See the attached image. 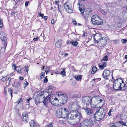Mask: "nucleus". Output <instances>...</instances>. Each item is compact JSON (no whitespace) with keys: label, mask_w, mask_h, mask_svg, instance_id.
<instances>
[{"label":"nucleus","mask_w":127,"mask_h":127,"mask_svg":"<svg viewBox=\"0 0 127 127\" xmlns=\"http://www.w3.org/2000/svg\"><path fill=\"white\" fill-rule=\"evenodd\" d=\"M45 97L44 95V92H41L36 95H34L33 97L35 101V104H38L39 103L42 102L43 98Z\"/></svg>","instance_id":"1"},{"label":"nucleus","mask_w":127,"mask_h":127,"mask_svg":"<svg viewBox=\"0 0 127 127\" xmlns=\"http://www.w3.org/2000/svg\"><path fill=\"white\" fill-rule=\"evenodd\" d=\"M93 125L92 120H85L81 123L77 124L75 127H91Z\"/></svg>","instance_id":"2"},{"label":"nucleus","mask_w":127,"mask_h":127,"mask_svg":"<svg viewBox=\"0 0 127 127\" xmlns=\"http://www.w3.org/2000/svg\"><path fill=\"white\" fill-rule=\"evenodd\" d=\"M80 101L77 100H76L74 102H72L70 103L69 106V107L70 108V110L72 109L73 107H75L74 110H73V112H78V110H79L81 108V107L79 104Z\"/></svg>","instance_id":"3"},{"label":"nucleus","mask_w":127,"mask_h":127,"mask_svg":"<svg viewBox=\"0 0 127 127\" xmlns=\"http://www.w3.org/2000/svg\"><path fill=\"white\" fill-rule=\"evenodd\" d=\"M0 38L3 41L4 49L5 50L7 45V37L4 32H0Z\"/></svg>","instance_id":"4"},{"label":"nucleus","mask_w":127,"mask_h":127,"mask_svg":"<svg viewBox=\"0 0 127 127\" xmlns=\"http://www.w3.org/2000/svg\"><path fill=\"white\" fill-rule=\"evenodd\" d=\"M105 109H103V108H101L97 110L94 115V117L95 119H102L101 118V115L99 114H98V113L100 111H101L102 112V115H103V116H104L105 111Z\"/></svg>","instance_id":"5"},{"label":"nucleus","mask_w":127,"mask_h":127,"mask_svg":"<svg viewBox=\"0 0 127 127\" xmlns=\"http://www.w3.org/2000/svg\"><path fill=\"white\" fill-rule=\"evenodd\" d=\"M82 102L85 104H86V105L88 104L89 103H91L92 99L89 96H85L82 97Z\"/></svg>","instance_id":"6"},{"label":"nucleus","mask_w":127,"mask_h":127,"mask_svg":"<svg viewBox=\"0 0 127 127\" xmlns=\"http://www.w3.org/2000/svg\"><path fill=\"white\" fill-rule=\"evenodd\" d=\"M118 81V83L120 84L119 88V89L122 91H123L125 89H126V87L124 84V82L121 79H117Z\"/></svg>","instance_id":"7"},{"label":"nucleus","mask_w":127,"mask_h":127,"mask_svg":"<svg viewBox=\"0 0 127 127\" xmlns=\"http://www.w3.org/2000/svg\"><path fill=\"white\" fill-rule=\"evenodd\" d=\"M51 98V95H48L46 97L43 98L42 102L45 106H47L48 103L50 102Z\"/></svg>","instance_id":"8"},{"label":"nucleus","mask_w":127,"mask_h":127,"mask_svg":"<svg viewBox=\"0 0 127 127\" xmlns=\"http://www.w3.org/2000/svg\"><path fill=\"white\" fill-rule=\"evenodd\" d=\"M58 95L59 96H61V98L60 99L62 101L61 102L63 104H64L67 102V97L64 94H62L61 93L58 94Z\"/></svg>","instance_id":"9"},{"label":"nucleus","mask_w":127,"mask_h":127,"mask_svg":"<svg viewBox=\"0 0 127 127\" xmlns=\"http://www.w3.org/2000/svg\"><path fill=\"white\" fill-rule=\"evenodd\" d=\"M67 3L66 2L64 4V9L68 13H71L72 12V10L71 7V6L69 5L68 4H67Z\"/></svg>","instance_id":"10"},{"label":"nucleus","mask_w":127,"mask_h":127,"mask_svg":"<svg viewBox=\"0 0 127 127\" xmlns=\"http://www.w3.org/2000/svg\"><path fill=\"white\" fill-rule=\"evenodd\" d=\"M60 109L64 116H64H65L66 118L67 119H68L69 118L68 117L69 114H68L69 111L68 110L65 108H62Z\"/></svg>","instance_id":"11"},{"label":"nucleus","mask_w":127,"mask_h":127,"mask_svg":"<svg viewBox=\"0 0 127 127\" xmlns=\"http://www.w3.org/2000/svg\"><path fill=\"white\" fill-rule=\"evenodd\" d=\"M110 74V70L105 69L103 71L102 76L104 78L107 79V77L109 76Z\"/></svg>","instance_id":"12"},{"label":"nucleus","mask_w":127,"mask_h":127,"mask_svg":"<svg viewBox=\"0 0 127 127\" xmlns=\"http://www.w3.org/2000/svg\"><path fill=\"white\" fill-rule=\"evenodd\" d=\"M56 116L58 118H66V117L64 116L63 115V113H62L61 109H58L56 111Z\"/></svg>","instance_id":"13"},{"label":"nucleus","mask_w":127,"mask_h":127,"mask_svg":"<svg viewBox=\"0 0 127 127\" xmlns=\"http://www.w3.org/2000/svg\"><path fill=\"white\" fill-rule=\"evenodd\" d=\"M83 109L87 115H90L91 116V114L92 112L91 111V109L87 107H85V108H83Z\"/></svg>","instance_id":"14"},{"label":"nucleus","mask_w":127,"mask_h":127,"mask_svg":"<svg viewBox=\"0 0 127 127\" xmlns=\"http://www.w3.org/2000/svg\"><path fill=\"white\" fill-rule=\"evenodd\" d=\"M100 17L97 15L95 14L91 18V21L92 23H94V22L97 19H100Z\"/></svg>","instance_id":"15"},{"label":"nucleus","mask_w":127,"mask_h":127,"mask_svg":"<svg viewBox=\"0 0 127 127\" xmlns=\"http://www.w3.org/2000/svg\"><path fill=\"white\" fill-rule=\"evenodd\" d=\"M84 16L85 19L87 20L89 17H90V12L88 11H86L85 12V14L82 15Z\"/></svg>","instance_id":"16"},{"label":"nucleus","mask_w":127,"mask_h":127,"mask_svg":"<svg viewBox=\"0 0 127 127\" xmlns=\"http://www.w3.org/2000/svg\"><path fill=\"white\" fill-rule=\"evenodd\" d=\"M117 82L119 83L118 81L117 80V79L115 80L114 82L113 87L114 89L115 90H117L119 89V86L118 83H117Z\"/></svg>","instance_id":"17"},{"label":"nucleus","mask_w":127,"mask_h":127,"mask_svg":"<svg viewBox=\"0 0 127 127\" xmlns=\"http://www.w3.org/2000/svg\"><path fill=\"white\" fill-rule=\"evenodd\" d=\"M37 124V122L34 120H31L29 122V124L31 127H34Z\"/></svg>","instance_id":"18"},{"label":"nucleus","mask_w":127,"mask_h":127,"mask_svg":"<svg viewBox=\"0 0 127 127\" xmlns=\"http://www.w3.org/2000/svg\"><path fill=\"white\" fill-rule=\"evenodd\" d=\"M94 23H92L94 25H102L103 22L100 19H97L94 22Z\"/></svg>","instance_id":"19"},{"label":"nucleus","mask_w":127,"mask_h":127,"mask_svg":"<svg viewBox=\"0 0 127 127\" xmlns=\"http://www.w3.org/2000/svg\"><path fill=\"white\" fill-rule=\"evenodd\" d=\"M98 37H99V41H100L101 40H103L104 41V42H105L106 43H107V37H102V36L100 35H99L98 36Z\"/></svg>","instance_id":"20"},{"label":"nucleus","mask_w":127,"mask_h":127,"mask_svg":"<svg viewBox=\"0 0 127 127\" xmlns=\"http://www.w3.org/2000/svg\"><path fill=\"white\" fill-rule=\"evenodd\" d=\"M66 120V121L68 123L71 125H76V124L77 123V122L76 121H75L74 120Z\"/></svg>","instance_id":"21"},{"label":"nucleus","mask_w":127,"mask_h":127,"mask_svg":"<svg viewBox=\"0 0 127 127\" xmlns=\"http://www.w3.org/2000/svg\"><path fill=\"white\" fill-rule=\"evenodd\" d=\"M78 42L77 41H66V44L67 45L72 44L73 45L76 46L78 44Z\"/></svg>","instance_id":"22"},{"label":"nucleus","mask_w":127,"mask_h":127,"mask_svg":"<svg viewBox=\"0 0 127 127\" xmlns=\"http://www.w3.org/2000/svg\"><path fill=\"white\" fill-rule=\"evenodd\" d=\"M62 43L61 40H58L57 41L55 44V46L58 48L60 47Z\"/></svg>","instance_id":"23"},{"label":"nucleus","mask_w":127,"mask_h":127,"mask_svg":"<svg viewBox=\"0 0 127 127\" xmlns=\"http://www.w3.org/2000/svg\"><path fill=\"white\" fill-rule=\"evenodd\" d=\"M75 118H77L79 119H80L82 118L81 114L79 112H78L77 114H75Z\"/></svg>","instance_id":"24"},{"label":"nucleus","mask_w":127,"mask_h":127,"mask_svg":"<svg viewBox=\"0 0 127 127\" xmlns=\"http://www.w3.org/2000/svg\"><path fill=\"white\" fill-rule=\"evenodd\" d=\"M52 86H50L48 88L47 90H48V91L47 92V93H48V95H51L52 91Z\"/></svg>","instance_id":"25"},{"label":"nucleus","mask_w":127,"mask_h":127,"mask_svg":"<svg viewBox=\"0 0 127 127\" xmlns=\"http://www.w3.org/2000/svg\"><path fill=\"white\" fill-rule=\"evenodd\" d=\"M103 98L101 96H98L96 97V101H98V102L100 103L102 101Z\"/></svg>","instance_id":"26"},{"label":"nucleus","mask_w":127,"mask_h":127,"mask_svg":"<svg viewBox=\"0 0 127 127\" xmlns=\"http://www.w3.org/2000/svg\"><path fill=\"white\" fill-rule=\"evenodd\" d=\"M52 99L53 98H51L50 103L55 106H57V107L59 106V104L56 103V102H55V101H53V100H52Z\"/></svg>","instance_id":"27"},{"label":"nucleus","mask_w":127,"mask_h":127,"mask_svg":"<svg viewBox=\"0 0 127 127\" xmlns=\"http://www.w3.org/2000/svg\"><path fill=\"white\" fill-rule=\"evenodd\" d=\"M82 76V75H76L75 77V78L77 81L80 80L81 79Z\"/></svg>","instance_id":"28"},{"label":"nucleus","mask_w":127,"mask_h":127,"mask_svg":"<svg viewBox=\"0 0 127 127\" xmlns=\"http://www.w3.org/2000/svg\"><path fill=\"white\" fill-rule=\"evenodd\" d=\"M22 115L23 116V119H24V117H25V119L28 118V114L26 112H25L23 113Z\"/></svg>","instance_id":"29"},{"label":"nucleus","mask_w":127,"mask_h":127,"mask_svg":"<svg viewBox=\"0 0 127 127\" xmlns=\"http://www.w3.org/2000/svg\"><path fill=\"white\" fill-rule=\"evenodd\" d=\"M123 17L124 18H127V11H124L122 13Z\"/></svg>","instance_id":"30"},{"label":"nucleus","mask_w":127,"mask_h":127,"mask_svg":"<svg viewBox=\"0 0 127 127\" xmlns=\"http://www.w3.org/2000/svg\"><path fill=\"white\" fill-rule=\"evenodd\" d=\"M74 97L79 98L81 97V95L80 93H78L76 94H74L73 95Z\"/></svg>","instance_id":"31"},{"label":"nucleus","mask_w":127,"mask_h":127,"mask_svg":"<svg viewBox=\"0 0 127 127\" xmlns=\"http://www.w3.org/2000/svg\"><path fill=\"white\" fill-rule=\"evenodd\" d=\"M97 68L95 66H94L92 68V74H94L96 71Z\"/></svg>","instance_id":"32"},{"label":"nucleus","mask_w":127,"mask_h":127,"mask_svg":"<svg viewBox=\"0 0 127 127\" xmlns=\"http://www.w3.org/2000/svg\"><path fill=\"white\" fill-rule=\"evenodd\" d=\"M118 122H116L115 123L113 124L111 126V127H119V126L118 125V124H120Z\"/></svg>","instance_id":"33"},{"label":"nucleus","mask_w":127,"mask_h":127,"mask_svg":"<svg viewBox=\"0 0 127 127\" xmlns=\"http://www.w3.org/2000/svg\"><path fill=\"white\" fill-rule=\"evenodd\" d=\"M8 93L10 94V95L11 96V97L12 96V90L11 88H9L8 89Z\"/></svg>","instance_id":"34"},{"label":"nucleus","mask_w":127,"mask_h":127,"mask_svg":"<svg viewBox=\"0 0 127 127\" xmlns=\"http://www.w3.org/2000/svg\"><path fill=\"white\" fill-rule=\"evenodd\" d=\"M23 98H20L17 99L16 103H17L18 104H19V103L23 102Z\"/></svg>","instance_id":"35"},{"label":"nucleus","mask_w":127,"mask_h":127,"mask_svg":"<svg viewBox=\"0 0 127 127\" xmlns=\"http://www.w3.org/2000/svg\"><path fill=\"white\" fill-rule=\"evenodd\" d=\"M14 85L17 88H19L20 86V85L19 82H16L14 83Z\"/></svg>","instance_id":"36"},{"label":"nucleus","mask_w":127,"mask_h":127,"mask_svg":"<svg viewBox=\"0 0 127 127\" xmlns=\"http://www.w3.org/2000/svg\"><path fill=\"white\" fill-rule=\"evenodd\" d=\"M65 69L64 68L63 70L61 72V74L65 76L66 75L65 72Z\"/></svg>","instance_id":"37"},{"label":"nucleus","mask_w":127,"mask_h":127,"mask_svg":"<svg viewBox=\"0 0 127 127\" xmlns=\"http://www.w3.org/2000/svg\"><path fill=\"white\" fill-rule=\"evenodd\" d=\"M28 66H26L25 67H23V69L25 71L28 73L29 70V69H28Z\"/></svg>","instance_id":"38"},{"label":"nucleus","mask_w":127,"mask_h":127,"mask_svg":"<svg viewBox=\"0 0 127 127\" xmlns=\"http://www.w3.org/2000/svg\"><path fill=\"white\" fill-rule=\"evenodd\" d=\"M108 56L106 55L103 58L102 60L104 61H107L108 60Z\"/></svg>","instance_id":"39"},{"label":"nucleus","mask_w":127,"mask_h":127,"mask_svg":"<svg viewBox=\"0 0 127 127\" xmlns=\"http://www.w3.org/2000/svg\"><path fill=\"white\" fill-rule=\"evenodd\" d=\"M45 127H53L52 123V122H50L48 125H46Z\"/></svg>","instance_id":"40"},{"label":"nucleus","mask_w":127,"mask_h":127,"mask_svg":"<svg viewBox=\"0 0 127 127\" xmlns=\"http://www.w3.org/2000/svg\"><path fill=\"white\" fill-rule=\"evenodd\" d=\"M98 66L99 68L102 70L105 67H104L100 63H99L98 64Z\"/></svg>","instance_id":"41"},{"label":"nucleus","mask_w":127,"mask_h":127,"mask_svg":"<svg viewBox=\"0 0 127 127\" xmlns=\"http://www.w3.org/2000/svg\"><path fill=\"white\" fill-rule=\"evenodd\" d=\"M45 74V73L44 72H42L40 74V77L41 79H42L44 77V75Z\"/></svg>","instance_id":"42"},{"label":"nucleus","mask_w":127,"mask_h":127,"mask_svg":"<svg viewBox=\"0 0 127 127\" xmlns=\"http://www.w3.org/2000/svg\"><path fill=\"white\" fill-rule=\"evenodd\" d=\"M121 41L123 43H125L127 42V39H123Z\"/></svg>","instance_id":"43"},{"label":"nucleus","mask_w":127,"mask_h":127,"mask_svg":"<svg viewBox=\"0 0 127 127\" xmlns=\"http://www.w3.org/2000/svg\"><path fill=\"white\" fill-rule=\"evenodd\" d=\"M17 71L19 73H21L22 72L21 68H17Z\"/></svg>","instance_id":"44"},{"label":"nucleus","mask_w":127,"mask_h":127,"mask_svg":"<svg viewBox=\"0 0 127 127\" xmlns=\"http://www.w3.org/2000/svg\"><path fill=\"white\" fill-rule=\"evenodd\" d=\"M65 122L64 120H60L59 121V123L60 124H64L65 123Z\"/></svg>","instance_id":"45"},{"label":"nucleus","mask_w":127,"mask_h":127,"mask_svg":"<svg viewBox=\"0 0 127 127\" xmlns=\"http://www.w3.org/2000/svg\"><path fill=\"white\" fill-rule=\"evenodd\" d=\"M100 11L104 15H105V14L106 13V12L103 9H100Z\"/></svg>","instance_id":"46"},{"label":"nucleus","mask_w":127,"mask_h":127,"mask_svg":"<svg viewBox=\"0 0 127 127\" xmlns=\"http://www.w3.org/2000/svg\"><path fill=\"white\" fill-rule=\"evenodd\" d=\"M29 84L28 83L27 81H25L24 84V87L25 88Z\"/></svg>","instance_id":"47"},{"label":"nucleus","mask_w":127,"mask_h":127,"mask_svg":"<svg viewBox=\"0 0 127 127\" xmlns=\"http://www.w3.org/2000/svg\"><path fill=\"white\" fill-rule=\"evenodd\" d=\"M12 69L14 70H15L16 69V66L15 64H13L12 65Z\"/></svg>","instance_id":"48"},{"label":"nucleus","mask_w":127,"mask_h":127,"mask_svg":"<svg viewBox=\"0 0 127 127\" xmlns=\"http://www.w3.org/2000/svg\"><path fill=\"white\" fill-rule=\"evenodd\" d=\"M32 98L31 97L30 98L28 97V98L27 99V102H28V104H29V101L30 100L32 99Z\"/></svg>","instance_id":"49"},{"label":"nucleus","mask_w":127,"mask_h":127,"mask_svg":"<svg viewBox=\"0 0 127 127\" xmlns=\"http://www.w3.org/2000/svg\"><path fill=\"white\" fill-rule=\"evenodd\" d=\"M38 15L39 16H40L41 17L43 18V17L44 14H41V12H40L38 13Z\"/></svg>","instance_id":"50"},{"label":"nucleus","mask_w":127,"mask_h":127,"mask_svg":"<svg viewBox=\"0 0 127 127\" xmlns=\"http://www.w3.org/2000/svg\"><path fill=\"white\" fill-rule=\"evenodd\" d=\"M53 100L54 101H55V102L57 103L59 101V100H58V98L57 97H55L54 98V99H53Z\"/></svg>","instance_id":"51"},{"label":"nucleus","mask_w":127,"mask_h":127,"mask_svg":"<svg viewBox=\"0 0 127 127\" xmlns=\"http://www.w3.org/2000/svg\"><path fill=\"white\" fill-rule=\"evenodd\" d=\"M61 5L58 4V10L59 12H60L61 13Z\"/></svg>","instance_id":"52"},{"label":"nucleus","mask_w":127,"mask_h":127,"mask_svg":"<svg viewBox=\"0 0 127 127\" xmlns=\"http://www.w3.org/2000/svg\"><path fill=\"white\" fill-rule=\"evenodd\" d=\"M79 10L80 12H81V13L82 14V15H83L84 14V11L83 10V9L81 8H80L79 9Z\"/></svg>","instance_id":"53"},{"label":"nucleus","mask_w":127,"mask_h":127,"mask_svg":"<svg viewBox=\"0 0 127 127\" xmlns=\"http://www.w3.org/2000/svg\"><path fill=\"white\" fill-rule=\"evenodd\" d=\"M102 64L104 67H106L107 66V63L106 62H103Z\"/></svg>","instance_id":"54"},{"label":"nucleus","mask_w":127,"mask_h":127,"mask_svg":"<svg viewBox=\"0 0 127 127\" xmlns=\"http://www.w3.org/2000/svg\"><path fill=\"white\" fill-rule=\"evenodd\" d=\"M6 79H7V78L6 77H4L2 78L1 79H2V81H3L4 82V81H5L6 80Z\"/></svg>","instance_id":"55"},{"label":"nucleus","mask_w":127,"mask_h":127,"mask_svg":"<svg viewBox=\"0 0 127 127\" xmlns=\"http://www.w3.org/2000/svg\"><path fill=\"white\" fill-rule=\"evenodd\" d=\"M29 3V2L28 1H26L25 2V6L27 7L28 6V5Z\"/></svg>","instance_id":"56"},{"label":"nucleus","mask_w":127,"mask_h":127,"mask_svg":"<svg viewBox=\"0 0 127 127\" xmlns=\"http://www.w3.org/2000/svg\"><path fill=\"white\" fill-rule=\"evenodd\" d=\"M43 19H44L45 20H46L47 19L48 17L47 16H44V17L43 16V17L42 18Z\"/></svg>","instance_id":"57"},{"label":"nucleus","mask_w":127,"mask_h":127,"mask_svg":"<svg viewBox=\"0 0 127 127\" xmlns=\"http://www.w3.org/2000/svg\"><path fill=\"white\" fill-rule=\"evenodd\" d=\"M48 81V79L47 78H45L43 82L46 83Z\"/></svg>","instance_id":"58"},{"label":"nucleus","mask_w":127,"mask_h":127,"mask_svg":"<svg viewBox=\"0 0 127 127\" xmlns=\"http://www.w3.org/2000/svg\"><path fill=\"white\" fill-rule=\"evenodd\" d=\"M113 41V43L115 44H116L118 42V41L117 40H115Z\"/></svg>","instance_id":"59"},{"label":"nucleus","mask_w":127,"mask_h":127,"mask_svg":"<svg viewBox=\"0 0 127 127\" xmlns=\"http://www.w3.org/2000/svg\"><path fill=\"white\" fill-rule=\"evenodd\" d=\"M38 39V37H36L34 38L33 40L34 41H37Z\"/></svg>","instance_id":"60"},{"label":"nucleus","mask_w":127,"mask_h":127,"mask_svg":"<svg viewBox=\"0 0 127 127\" xmlns=\"http://www.w3.org/2000/svg\"><path fill=\"white\" fill-rule=\"evenodd\" d=\"M73 23L74 25L77 24V22L75 21H73Z\"/></svg>","instance_id":"61"},{"label":"nucleus","mask_w":127,"mask_h":127,"mask_svg":"<svg viewBox=\"0 0 127 127\" xmlns=\"http://www.w3.org/2000/svg\"><path fill=\"white\" fill-rule=\"evenodd\" d=\"M19 79L21 80H23L24 79V78L21 76L19 77Z\"/></svg>","instance_id":"62"},{"label":"nucleus","mask_w":127,"mask_h":127,"mask_svg":"<svg viewBox=\"0 0 127 127\" xmlns=\"http://www.w3.org/2000/svg\"><path fill=\"white\" fill-rule=\"evenodd\" d=\"M4 94L5 95H7V92L5 91V89H4Z\"/></svg>","instance_id":"63"},{"label":"nucleus","mask_w":127,"mask_h":127,"mask_svg":"<svg viewBox=\"0 0 127 127\" xmlns=\"http://www.w3.org/2000/svg\"><path fill=\"white\" fill-rule=\"evenodd\" d=\"M54 19H53L51 21V23L52 24H54Z\"/></svg>","instance_id":"64"}]
</instances>
